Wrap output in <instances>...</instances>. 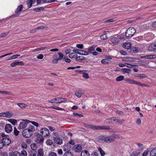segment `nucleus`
Returning a JSON list of instances; mask_svg holds the SVG:
<instances>
[{"label":"nucleus","mask_w":156,"mask_h":156,"mask_svg":"<svg viewBox=\"0 0 156 156\" xmlns=\"http://www.w3.org/2000/svg\"><path fill=\"white\" fill-rule=\"evenodd\" d=\"M96 140L100 143L105 142L110 143L114 141L115 138L112 136H107L106 135H101L97 137Z\"/></svg>","instance_id":"f257e3e1"},{"label":"nucleus","mask_w":156,"mask_h":156,"mask_svg":"<svg viewBox=\"0 0 156 156\" xmlns=\"http://www.w3.org/2000/svg\"><path fill=\"white\" fill-rule=\"evenodd\" d=\"M58 54L59 56L58 57V55H55L53 56V59L52 60V62L53 64H57L58 61L61 60L63 58L66 62L68 63H70L71 62L70 59L68 58H66V56H64V55L62 53L59 52L58 53Z\"/></svg>","instance_id":"f03ea898"},{"label":"nucleus","mask_w":156,"mask_h":156,"mask_svg":"<svg viewBox=\"0 0 156 156\" xmlns=\"http://www.w3.org/2000/svg\"><path fill=\"white\" fill-rule=\"evenodd\" d=\"M90 129H92L93 130L103 129L109 130L110 129V127L109 126H105L104 125L95 126L91 125Z\"/></svg>","instance_id":"7ed1b4c3"},{"label":"nucleus","mask_w":156,"mask_h":156,"mask_svg":"<svg viewBox=\"0 0 156 156\" xmlns=\"http://www.w3.org/2000/svg\"><path fill=\"white\" fill-rule=\"evenodd\" d=\"M67 101V99L66 98L58 97L54 98L52 100L49 101L48 102L51 103L57 104L62 102H65Z\"/></svg>","instance_id":"20e7f679"},{"label":"nucleus","mask_w":156,"mask_h":156,"mask_svg":"<svg viewBox=\"0 0 156 156\" xmlns=\"http://www.w3.org/2000/svg\"><path fill=\"white\" fill-rule=\"evenodd\" d=\"M136 32V29L133 27H129L126 30L125 35L127 37H130L133 36Z\"/></svg>","instance_id":"39448f33"},{"label":"nucleus","mask_w":156,"mask_h":156,"mask_svg":"<svg viewBox=\"0 0 156 156\" xmlns=\"http://www.w3.org/2000/svg\"><path fill=\"white\" fill-rule=\"evenodd\" d=\"M32 131H30L28 129H24L22 132V135L23 137L26 138H29L30 137L33 135Z\"/></svg>","instance_id":"423d86ee"},{"label":"nucleus","mask_w":156,"mask_h":156,"mask_svg":"<svg viewBox=\"0 0 156 156\" xmlns=\"http://www.w3.org/2000/svg\"><path fill=\"white\" fill-rule=\"evenodd\" d=\"M2 137V140L5 146H8L11 143V141L10 139L7 135L5 134L4 136Z\"/></svg>","instance_id":"0eeeda50"},{"label":"nucleus","mask_w":156,"mask_h":156,"mask_svg":"<svg viewBox=\"0 0 156 156\" xmlns=\"http://www.w3.org/2000/svg\"><path fill=\"white\" fill-rule=\"evenodd\" d=\"M145 39L147 41L151 40L154 37V35L152 33H148L144 35Z\"/></svg>","instance_id":"6e6552de"},{"label":"nucleus","mask_w":156,"mask_h":156,"mask_svg":"<svg viewBox=\"0 0 156 156\" xmlns=\"http://www.w3.org/2000/svg\"><path fill=\"white\" fill-rule=\"evenodd\" d=\"M28 120H23L19 124L18 127V129H21L25 128L28 123Z\"/></svg>","instance_id":"1a4fd4ad"},{"label":"nucleus","mask_w":156,"mask_h":156,"mask_svg":"<svg viewBox=\"0 0 156 156\" xmlns=\"http://www.w3.org/2000/svg\"><path fill=\"white\" fill-rule=\"evenodd\" d=\"M40 133L42 136L46 137L49 134V131L48 129L46 128H43L40 131Z\"/></svg>","instance_id":"9d476101"},{"label":"nucleus","mask_w":156,"mask_h":156,"mask_svg":"<svg viewBox=\"0 0 156 156\" xmlns=\"http://www.w3.org/2000/svg\"><path fill=\"white\" fill-rule=\"evenodd\" d=\"M69 148L70 147H69L68 145H65L64 146V151H66L63 154V156H73L72 153L68 151Z\"/></svg>","instance_id":"9b49d317"},{"label":"nucleus","mask_w":156,"mask_h":156,"mask_svg":"<svg viewBox=\"0 0 156 156\" xmlns=\"http://www.w3.org/2000/svg\"><path fill=\"white\" fill-rule=\"evenodd\" d=\"M82 146L79 144H76L74 145L73 147V150L75 152H80L82 150Z\"/></svg>","instance_id":"f8f14e48"},{"label":"nucleus","mask_w":156,"mask_h":156,"mask_svg":"<svg viewBox=\"0 0 156 156\" xmlns=\"http://www.w3.org/2000/svg\"><path fill=\"white\" fill-rule=\"evenodd\" d=\"M5 131L7 133H10L12 131V127L10 124H6L5 127Z\"/></svg>","instance_id":"ddd939ff"},{"label":"nucleus","mask_w":156,"mask_h":156,"mask_svg":"<svg viewBox=\"0 0 156 156\" xmlns=\"http://www.w3.org/2000/svg\"><path fill=\"white\" fill-rule=\"evenodd\" d=\"M110 41L114 45H118L119 42V40L117 37H113L110 39Z\"/></svg>","instance_id":"4468645a"},{"label":"nucleus","mask_w":156,"mask_h":156,"mask_svg":"<svg viewBox=\"0 0 156 156\" xmlns=\"http://www.w3.org/2000/svg\"><path fill=\"white\" fill-rule=\"evenodd\" d=\"M148 50L151 51H156V44H151L148 47Z\"/></svg>","instance_id":"2eb2a0df"},{"label":"nucleus","mask_w":156,"mask_h":156,"mask_svg":"<svg viewBox=\"0 0 156 156\" xmlns=\"http://www.w3.org/2000/svg\"><path fill=\"white\" fill-rule=\"evenodd\" d=\"M83 94V90L81 89L76 90L75 92V95L78 98H80Z\"/></svg>","instance_id":"dca6fc26"},{"label":"nucleus","mask_w":156,"mask_h":156,"mask_svg":"<svg viewBox=\"0 0 156 156\" xmlns=\"http://www.w3.org/2000/svg\"><path fill=\"white\" fill-rule=\"evenodd\" d=\"M116 119L115 118L113 117L109 119H108L105 120V123L106 124H110L115 121Z\"/></svg>","instance_id":"f3484780"},{"label":"nucleus","mask_w":156,"mask_h":156,"mask_svg":"<svg viewBox=\"0 0 156 156\" xmlns=\"http://www.w3.org/2000/svg\"><path fill=\"white\" fill-rule=\"evenodd\" d=\"M140 151L139 150L133 152L130 155V156H140Z\"/></svg>","instance_id":"a211bd4d"},{"label":"nucleus","mask_w":156,"mask_h":156,"mask_svg":"<svg viewBox=\"0 0 156 156\" xmlns=\"http://www.w3.org/2000/svg\"><path fill=\"white\" fill-rule=\"evenodd\" d=\"M122 47L125 49H129L131 47V43L130 42H126L123 44Z\"/></svg>","instance_id":"6ab92c4d"},{"label":"nucleus","mask_w":156,"mask_h":156,"mask_svg":"<svg viewBox=\"0 0 156 156\" xmlns=\"http://www.w3.org/2000/svg\"><path fill=\"white\" fill-rule=\"evenodd\" d=\"M54 141L55 142L58 144H61L63 143L62 139L58 137H56L54 138Z\"/></svg>","instance_id":"aec40b11"},{"label":"nucleus","mask_w":156,"mask_h":156,"mask_svg":"<svg viewBox=\"0 0 156 156\" xmlns=\"http://www.w3.org/2000/svg\"><path fill=\"white\" fill-rule=\"evenodd\" d=\"M124 80L126 82L128 83L129 84H133L136 85L137 82L136 81L133 80L129 78L125 79Z\"/></svg>","instance_id":"412c9836"},{"label":"nucleus","mask_w":156,"mask_h":156,"mask_svg":"<svg viewBox=\"0 0 156 156\" xmlns=\"http://www.w3.org/2000/svg\"><path fill=\"white\" fill-rule=\"evenodd\" d=\"M3 115L4 117H6L9 118L11 117L12 115V114L11 112H3Z\"/></svg>","instance_id":"4be33fe9"},{"label":"nucleus","mask_w":156,"mask_h":156,"mask_svg":"<svg viewBox=\"0 0 156 156\" xmlns=\"http://www.w3.org/2000/svg\"><path fill=\"white\" fill-rule=\"evenodd\" d=\"M81 156H90V154L87 151L83 150L81 152Z\"/></svg>","instance_id":"5701e85b"},{"label":"nucleus","mask_w":156,"mask_h":156,"mask_svg":"<svg viewBox=\"0 0 156 156\" xmlns=\"http://www.w3.org/2000/svg\"><path fill=\"white\" fill-rule=\"evenodd\" d=\"M156 58V55H147L143 57L142 58H144L148 59H151L154 58Z\"/></svg>","instance_id":"b1692460"},{"label":"nucleus","mask_w":156,"mask_h":156,"mask_svg":"<svg viewBox=\"0 0 156 156\" xmlns=\"http://www.w3.org/2000/svg\"><path fill=\"white\" fill-rule=\"evenodd\" d=\"M20 153L17 151H15L10 153L9 156H20Z\"/></svg>","instance_id":"393cba45"},{"label":"nucleus","mask_w":156,"mask_h":156,"mask_svg":"<svg viewBox=\"0 0 156 156\" xmlns=\"http://www.w3.org/2000/svg\"><path fill=\"white\" fill-rule=\"evenodd\" d=\"M23 5H20L17 7L15 11V12L17 13V12H18L21 11L23 9Z\"/></svg>","instance_id":"a878e982"},{"label":"nucleus","mask_w":156,"mask_h":156,"mask_svg":"<svg viewBox=\"0 0 156 156\" xmlns=\"http://www.w3.org/2000/svg\"><path fill=\"white\" fill-rule=\"evenodd\" d=\"M156 155V147L153 148L151 151L150 156H155Z\"/></svg>","instance_id":"bb28decb"},{"label":"nucleus","mask_w":156,"mask_h":156,"mask_svg":"<svg viewBox=\"0 0 156 156\" xmlns=\"http://www.w3.org/2000/svg\"><path fill=\"white\" fill-rule=\"evenodd\" d=\"M30 156H37V151L36 150H31L29 153Z\"/></svg>","instance_id":"cd10ccee"},{"label":"nucleus","mask_w":156,"mask_h":156,"mask_svg":"<svg viewBox=\"0 0 156 156\" xmlns=\"http://www.w3.org/2000/svg\"><path fill=\"white\" fill-rule=\"evenodd\" d=\"M76 59L77 61H80L82 60H86L85 58L83 56H80L76 57Z\"/></svg>","instance_id":"c85d7f7f"},{"label":"nucleus","mask_w":156,"mask_h":156,"mask_svg":"<svg viewBox=\"0 0 156 156\" xmlns=\"http://www.w3.org/2000/svg\"><path fill=\"white\" fill-rule=\"evenodd\" d=\"M147 76L144 74H140L135 76L136 77L139 78L140 79H141L142 78H146Z\"/></svg>","instance_id":"c756f323"},{"label":"nucleus","mask_w":156,"mask_h":156,"mask_svg":"<svg viewBox=\"0 0 156 156\" xmlns=\"http://www.w3.org/2000/svg\"><path fill=\"white\" fill-rule=\"evenodd\" d=\"M44 9V7H41L35 8L33 9V11L36 12H39L41 10H43Z\"/></svg>","instance_id":"7c9ffc66"},{"label":"nucleus","mask_w":156,"mask_h":156,"mask_svg":"<svg viewBox=\"0 0 156 156\" xmlns=\"http://www.w3.org/2000/svg\"><path fill=\"white\" fill-rule=\"evenodd\" d=\"M16 105L21 108H26L27 106L24 103H18Z\"/></svg>","instance_id":"2f4dec72"},{"label":"nucleus","mask_w":156,"mask_h":156,"mask_svg":"<svg viewBox=\"0 0 156 156\" xmlns=\"http://www.w3.org/2000/svg\"><path fill=\"white\" fill-rule=\"evenodd\" d=\"M44 152L43 150L41 149H39L37 152V156H43Z\"/></svg>","instance_id":"473e14b6"},{"label":"nucleus","mask_w":156,"mask_h":156,"mask_svg":"<svg viewBox=\"0 0 156 156\" xmlns=\"http://www.w3.org/2000/svg\"><path fill=\"white\" fill-rule=\"evenodd\" d=\"M136 85L140 86L141 87H147L148 86V85L147 84L137 81Z\"/></svg>","instance_id":"72a5a7b5"},{"label":"nucleus","mask_w":156,"mask_h":156,"mask_svg":"<svg viewBox=\"0 0 156 156\" xmlns=\"http://www.w3.org/2000/svg\"><path fill=\"white\" fill-rule=\"evenodd\" d=\"M8 121L14 125H15L17 123V120L15 119H10L8 120Z\"/></svg>","instance_id":"f704fd0d"},{"label":"nucleus","mask_w":156,"mask_h":156,"mask_svg":"<svg viewBox=\"0 0 156 156\" xmlns=\"http://www.w3.org/2000/svg\"><path fill=\"white\" fill-rule=\"evenodd\" d=\"M32 4H33L32 3V0H28L27 5L28 9L30 8L32 6Z\"/></svg>","instance_id":"c9c22d12"},{"label":"nucleus","mask_w":156,"mask_h":156,"mask_svg":"<svg viewBox=\"0 0 156 156\" xmlns=\"http://www.w3.org/2000/svg\"><path fill=\"white\" fill-rule=\"evenodd\" d=\"M95 46H93L89 48H88V52L90 53H92V51L95 50Z\"/></svg>","instance_id":"e433bc0d"},{"label":"nucleus","mask_w":156,"mask_h":156,"mask_svg":"<svg viewBox=\"0 0 156 156\" xmlns=\"http://www.w3.org/2000/svg\"><path fill=\"white\" fill-rule=\"evenodd\" d=\"M124 76H120L116 78V80L117 81H120L123 80L124 79Z\"/></svg>","instance_id":"4c0bfd02"},{"label":"nucleus","mask_w":156,"mask_h":156,"mask_svg":"<svg viewBox=\"0 0 156 156\" xmlns=\"http://www.w3.org/2000/svg\"><path fill=\"white\" fill-rule=\"evenodd\" d=\"M98 150L102 156H104L105 154L104 151L101 148H98Z\"/></svg>","instance_id":"58836bf2"},{"label":"nucleus","mask_w":156,"mask_h":156,"mask_svg":"<svg viewBox=\"0 0 156 156\" xmlns=\"http://www.w3.org/2000/svg\"><path fill=\"white\" fill-rule=\"evenodd\" d=\"M31 148V150H35L37 148V145L36 144H32L30 146Z\"/></svg>","instance_id":"ea45409f"},{"label":"nucleus","mask_w":156,"mask_h":156,"mask_svg":"<svg viewBox=\"0 0 156 156\" xmlns=\"http://www.w3.org/2000/svg\"><path fill=\"white\" fill-rule=\"evenodd\" d=\"M69 57L71 58H74L76 57V55H75L74 53L73 52H71L70 53L69 55Z\"/></svg>","instance_id":"a19ab883"},{"label":"nucleus","mask_w":156,"mask_h":156,"mask_svg":"<svg viewBox=\"0 0 156 156\" xmlns=\"http://www.w3.org/2000/svg\"><path fill=\"white\" fill-rule=\"evenodd\" d=\"M122 72L124 73H129L131 72V70L127 68H123L122 69Z\"/></svg>","instance_id":"79ce46f5"},{"label":"nucleus","mask_w":156,"mask_h":156,"mask_svg":"<svg viewBox=\"0 0 156 156\" xmlns=\"http://www.w3.org/2000/svg\"><path fill=\"white\" fill-rule=\"evenodd\" d=\"M85 72H83L82 74H83V76L86 79H88L89 78L88 74L87 73H85Z\"/></svg>","instance_id":"37998d69"},{"label":"nucleus","mask_w":156,"mask_h":156,"mask_svg":"<svg viewBox=\"0 0 156 156\" xmlns=\"http://www.w3.org/2000/svg\"><path fill=\"white\" fill-rule=\"evenodd\" d=\"M20 55H13L10 58L8 59V60H10L12 59H13L15 58H17L18 56H20Z\"/></svg>","instance_id":"c03bdc74"},{"label":"nucleus","mask_w":156,"mask_h":156,"mask_svg":"<svg viewBox=\"0 0 156 156\" xmlns=\"http://www.w3.org/2000/svg\"><path fill=\"white\" fill-rule=\"evenodd\" d=\"M80 51H81V53H80V55H87L89 54L88 52L86 51L82 50H80Z\"/></svg>","instance_id":"a18cd8bd"},{"label":"nucleus","mask_w":156,"mask_h":156,"mask_svg":"<svg viewBox=\"0 0 156 156\" xmlns=\"http://www.w3.org/2000/svg\"><path fill=\"white\" fill-rule=\"evenodd\" d=\"M20 154L21 156H27V152L24 150H22Z\"/></svg>","instance_id":"49530a36"},{"label":"nucleus","mask_w":156,"mask_h":156,"mask_svg":"<svg viewBox=\"0 0 156 156\" xmlns=\"http://www.w3.org/2000/svg\"><path fill=\"white\" fill-rule=\"evenodd\" d=\"M50 108H54L57 110H64L63 109L58 107L57 106H52L50 107Z\"/></svg>","instance_id":"de8ad7c7"},{"label":"nucleus","mask_w":156,"mask_h":156,"mask_svg":"<svg viewBox=\"0 0 156 156\" xmlns=\"http://www.w3.org/2000/svg\"><path fill=\"white\" fill-rule=\"evenodd\" d=\"M46 144L48 145H51L53 144V142L52 140L50 139H48L46 141Z\"/></svg>","instance_id":"09e8293b"},{"label":"nucleus","mask_w":156,"mask_h":156,"mask_svg":"<svg viewBox=\"0 0 156 156\" xmlns=\"http://www.w3.org/2000/svg\"><path fill=\"white\" fill-rule=\"evenodd\" d=\"M108 60L106 59H104L102 60L101 62L102 63L104 64H108Z\"/></svg>","instance_id":"8fccbe9b"},{"label":"nucleus","mask_w":156,"mask_h":156,"mask_svg":"<svg viewBox=\"0 0 156 156\" xmlns=\"http://www.w3.org/2000/svg\"><path fill=\"white\" fill-rule=\"evenodd\" d=\"M19 133V132L17 130L16 128L15 127L14 129V134L16 136H17Z\"/></svg>","instance_id":"3c124183"},{"label":"nucleus","mask_w":156,"mask_h":156,"mask_svg":"<svg viewBox=\"0 0 156 156\" xmlns=\"http://www.w3.org/2000/svg\"><path fill=\"white\" fill-rule=\"evenodd\" d=\"M116 21L115 18H113L110 20H107L105 21V23H108V22H115Z\"/></svg>","instance_id":"603ef678"},{"label":"nucleus","mask_w":156,"mask_h":156,"mask_svg":"<svg viewBox=\"0 0 156 156\" xmlns=\"http://www.w3.org/2000/svg\"><path fill=\"white\" fill-rule=\"evenodd\" d=\"M30 131H32V133H33L35 129L34 127L33 126H31L29 129H28Z\"/></svg>","instance_id":"864d4df0"},{"label":"nucleus","mask_w":156,"mask_h":156,"mask_svg":"<svg viewBox=\"0 0 156 156\" xmlns=\"http://www.w3.org/2000/svg\"><path fill=\"white\" fill-rule=\"evenodd\" d=\"M116 113L117 114H118L119 115H123V114H124V112H122V111H121L119 110H117L116 111Z\"/></svg>","instance_id":"5fc2aeb1"},{"label":"nucleus","mask_w":156,"mask_h":156,"mask_svg":"<svg viewBox=\"0 0 156 156\" xmlns=\"http://www.w3.org/2000/svg\"><path fill=\"white\" fill-rule=\"evenodd\" d=\"M149 151L147 150L144 151L142 154V156H147L149 154Z\"/></svg>","instance_id":"6e6d98bb"},{"label":"nucleus","mask_w":156,"mask_h":156,"mask_svg":"<svg viewBox=\"0 0 156 156\" xmlns=\"http://www.w3.org/2000/svg\"><path fill=\"white\" fill-rule=\"evenodd\" d=\"M107 38L106 35L105 34L102 35L100 36V38L101 39H106Z\"/></svg>","instance_id":"4d7b16f0"},{"label":"nucleus","mask_w":156,"mask_h":156,"mask_svg":"<svg viewBox=\"0 0 156 156\" xmlns=\"http://www.w3.org/2000/svg\"><path fill=\"white\" fill-rule=\"evenodd\" d=\"M56 0H43V2H47L48 3L54 2Z\"/></svg>","instance_id":"13d9d810"},{"label":"nucleus","mask_w":156,"mask_h":156,"mask_svg":"<svg viewBox=\"0 0 156 156\" xmlns=\"http://www.w3.org/2000/svg\"><path fill=\"white\" fill-rule=\"evenodd\" d=\"M44 55L42 54H40L37 57V58L38 59H41L43 58Z\"/></svg>","instance_id":"bf43d9fd"},{"label":"nucleus","mask_w":156,"mask_h":156,"mask_svg":"<svg viewBox=\"0 0 156 156\" xmlns=\"http://www.w3.org/2000/svg\"><path fill=\"white\" fill-rule=\"evenodd\" d=\"M17 65H20V66H23L24 65V63L23 61H16Z\"/></svg>","instance_id":"052dcab7"},{"label":"nucleus","mask_w":156,"mask_h":156,"mask_svg":"<svg viewBox=\"0 0 156 156\" xmlns=\"http://www.w3.org/2000/svg\"><path fill=\"white\" fill-rule=\"evenodd\" d=\"M21 146L23 149H26L27 148V144L24 142H23L21 144Z\"/></svg>","instance_id":"680f3d73"},{"label":"nucleus","mask_w":156,"mask_h":156,"mask_svg":"<svg viewBox=\"0 0 156 156\" xmlns=\"http://www.w3.org/2000/svg\"><path fill=\"white\" fill-rule=\"evenodd\" d=\"M17 63H16V61H15L14 62H12V63L11 65L10 66L11 67H15L16 66H17Z\"/></svg>","instance_id":"e2e57ef3"},{"label":"nucleus","mask_w":156,"mask_h":156,"mask_svg":"<svg viewBox=\"0 0 156 156\" xmlns=\"http://www.w3.org/2000/svg\"><path fill=\"white\" fill-rule=\"evenodd\" d=\"M80 50L74 49L73 50V51L76 53L77 54L80 55V53H81L80 52L81 51H80Z\"/></svg>","instance_id":"0e129e2a"},{"label":"nucleus","mask_w":156,"mask_h":156,"mask_svg":"<svg viewBox=\"0 0 156 156\" xmlns=\"http://www.w3.org/2000/svg\"><path fill=\"white\" fill-rule=\"evenodd\" d=\"M73 115L74 116L77 115L80 117H83V115L80 114H79L76 113H75V112L73 113Z\"/></svg>","instance_id":"69168bd1"},{"label":"nucleus","mask_w":156,"mask_h":156,"mask_svg":"<svg viewBox=\"0 0 156 156\" xmlns=\"http://www.w3.org/2000/svg\"><path fill=\"white\" fill-rule=\"evenodd\" d=\"M126 66L127 67L129 68H132L134 66H135V65H131L128 63H126Z\"/></svg>","instance_id":"338daca9"},{"label":"nucleus","mask_w":156,"mask_h":156,"mask_svg":"<svg viewBox=\"0 0 156 156\" xmlns=\"http://www.w3.org/2000/svg\"><path fill=\"white\" fill-rule=\"evenodd\" d=\"M49 156H57V155L55 153L51 152L49 154Z\"/></svg>","instance_id":"774afa93"}]
</instances>
